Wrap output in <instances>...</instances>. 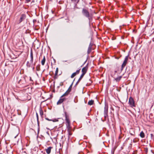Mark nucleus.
Returning a JSON list of instances; mask_svg holds the SVG:
<instances>
[{
	"instance_id": "f257e3e1",
	"label": "nucleus",
	"mask_w": 154,
	"mask_h": 154,
	"mask_svg": "<svg viewBox=\"0 0 154 154\" xmlns=\"http://www.w3.org/2000/svg\"><path fill=\"white\" fill-rule=\"evenodd\" d=\"M82 13L86 17L89 18L90 14L88 11L85 8H83L82 10Z\"/></svg>"
},
{
	"instance_id": "f03ea898",
	"label": "nucleus",
	"mask_w": 154,
	"mask_h": 154,
	"mask_svg": "<svg viewBox=\"0 0 154 154\" xmlns=\"http://www.w3.org/2000/svg\"><path fill=\"white\" fill-rule=\"evenodd\" d=\"M128 60V56H127L125 57L124 60L123 62V63H122L121 67V71H122L124 68L125 67V66H126L127 63V61Z\"/></svg>"
},
{
	"instance_id": "7ed1b4c3",
	"label": "nucleus",
	"mask_w": 154,
	"mask_h": 154,
	"mask_svg": "<svg viewBox=\"0 0 154 154\" xmlns=\"http://www.w3.org/2000/svg\"><path fill=\"white\" fill-rule=\"evenodd\" d=\"M129 103L131 107L135 106L134 105V102L133 98L130 97L129 99Z\"/></svg>"
},
{
	"instance_id": "20e7f679",
	"label": "nucleus",
	"mask_w": 154,
	"mask_h": 154,
	"mask_svg": "<svg viewBox=\"0 0 154 154\" xmlns=\"http://www.w3.org/2000/svg\"><path fill=\"white\" fill-rule=\"evenodd\" d=\"M71 88L72 87L71 86H70L66 92L61 97L67 96L71 91Z\"/></svg>"
},
{
	"instance_id": "39448f33",
	"label": "nucleus",
	"mask_w": 154,
	"mask_h": 154,
	"mask_svg": "<svg viewBox=\"0 0 154 154\" xmlns=\"http://www.w3.org/2000/svg\"><path fill=\"white\" fill-rule=\"evenodd\" d=\"M108 109V106L105 105V106L104 107V117L105 118L106 117V116L107 115Z\"/></svg>"
},
{
	"instance_id": "423d86ee",
	"label": "nucleus",
	"mask_w": 154,
	"mask_h": 154,
	"mask_svg": "<svg viewBox=\"0 0 154 154\" xmlns=\"http://www.w3.org/2000/svg\"><path fill=\"white\" fill-rule=\"evenodd\" d=\"M80 69H79L78 70H77L75 72L73 73L72 74V75H71V78H73L77 74H78L79 73V72H80Z\"/></svg>"
},
{
	"instance_id": "0eeeda50",
	"label": "nucleus",
	"mask_w": 154,
	"mask_h": 154,
	"mask_svg": "<svg viewBox=\"0 0 154 154\" xmlns=\"http://www.w3.org/2000/svg\"><path fill=\"white\" fill-rule=\"evenodd\" d=\"M33 60L31 59L29 61H28L27 62L26 65L27 66L30 67L32 64Z\"/></svg>"
},
{
	"instance_id": "6e6552de",
	"label": "nucleus",
	"mask_w": 154,
	"mask_h": 154,
	"mask_svg": "<svg viewBox=\"0 0 154 154\" xmlns=\"http://www.w3.org/2000/svg\"><path fill=\"white\" fill-rule=\"evenodd\" d=\"M87 70V68L86 67H83L82 69V74L85 75L86 72Z\"/></svg>"
},
{
	"instance_id": "1a4fd4ad",
	"label": "nucleus",
	"mask_w": 154,
	"mask_h": 154,
	"mask_svg": "<svg viewBox=\"0 0 154 154\" xmlns=\"http://www.w3.org/2000/svg\"><path fill=\"white\" fill-rule=\"evenodd\" d=\"M52 148V147H49L48 148H47V149H45L46 153L48 154H49L51 152V149Z\"/></svg>"
},
{
	"instance_id": "9d476101",
	"label": "nucleus",
	"mask_w": 154,
	"mask_h": 154,
	"mask_svg": "<svg viewBox=\"0 0 154 154\" xmlns=\"http://www.w3.org/2000/svg\"><path fill=\"white\" fill-rule=\"evenodd\" d=\"M26 18V15L25 14H22L21 15L19 20L20 23L23 20Z\"/></svg>"
},
{
	"instance_id": "9b49d317",
	"label": "nucleus",
	"mask_w": 154,
	"mask_h": 154,
	"mask_svg": "<svg viewBox=\"0 0 154 154\" xmlns=\"http://www.w3.org/2000/svg\"><path fill=\"white\" fill-rule=\"evenodd\" d=\"M64 100V98L60 99L57 103V105H59L61 104Z\"/></svg>"
},
{
	"instance_id": "f8f14e48",
	"label": "nucleus",
	"mask_w": 154,
	"mask_h": 154,
	"mask_svg": "<svg viewBox=\"0 0 154 154\" xmlns=\"http://www.w3.org/2000/svg\"><path fill=\"white\" fill-rule=\"evenodd\" d=\"M58 71V68H57L56 69L55 73V76L54 77V79H56L57 78L56 76H57V75Z\"/></svg>"
},
{
	"instance_id": "ddd939ff",
	"label": "nucleus",
	"mask_w": 154,
	"mask_h": 154,
	"mask_svg": "<svg viewBox=\"0 0 154 154\" xmlns=\"http://www.w3.org/2000/svg\"><path fill=\"white\" fill-rule=\"evenodd\" d=\"M122 76H120L119 77H118L117 78H115V80H116V82H119L121 78H122Z\"/></svg>"
},
{
	"instance_id": "4468645a",
	"label": "nucleus",
	"mask_w": 154,
	"mask_h": 154,
	"mask_svg": "<svg viewBox=\"0 0 154 154\" xmlns=\"http://www.w3.org/2000/svg\"><path fill=\"white\" fill-rule=\"evenodd\" d=\"M45 61V57L44 56L43 60L41 61V63L42 65H44Z\"/></svg>"
},
{
	"instance_id": "2eb2a0df",
	"label": "nucleus",
	"mask_w": 154,
	"mask_h": 154,
	"mask_svg": "<svg viewBox=\"0 0 154 154\" xmlns=\"http://www.w3.org/2000/svg\"><path fill=\"white\" fill-rule=\"evenodd\" d=\"M84 75L82 74V75H81V76H80L78 82H77V83H78L81 81V80L82 79V78L84 76Z\"/></svg>"
},
{
	"instance_id": "dca6fc26",
	"label": "nucleus",
	"mask_w": 154,
	"mask_h": 154,
	"mask_svg": "<svg viewBox=\"0 0 154 154\" xmlns=\"http://www.w3.org/2000/svg\"><path fill=\"white\" fill-rule=\"evenodd\" d=\"M140 136L142 138H143L144 137L145 135L143 131H142L140 134Z\"/></svg>"
},
{
	"instance_id": "f3484780",
	"label": "nucleus",
	"mask_w": 154,
	"mask_h": 154,
	"mask_svg": "<svg viewBox=\"0 0 154 154\" xmlns=\"http://www.w3.org/2000/svg\"><path fill=\"white\" fill-rule=\"evenodd\" d=\"M94 101L93 100H90L88 103V104L89 105H91L93 104Z\"/></svg>"
},
{
	"instance_id": "a211bd4d",
	"label": "nucleus",
	"mask_w": 154,
	"mask_h": 154,
	"mask_svg": "<svg viewBox=\"0 0 154 154\" xmlns=\"http://www.w3.org/2000/svg\"><path fill=\"white\" fill-rule=\"evenodd\" d=\"M30 57L31 59L33 60V53L32 50H31L30 51Z\"/></svg>"
},
{
	"instance_id": "6ab92c4d",
	"label": "nucleus",
	"mask_w": 154,
	"mask_h": 154,
	"mask_svg": "<svg viewBox=\"0 0 154 154\" xmlns=\"http://www.w3.org/2000/svg\"><path fill=\"white\" fill-rule=\"evenodd\" d=\"M66 122L68 123H69V119H68V118H67V116L66 115Z\"/></svg>"
},
{
	"instance_id": "aec40b11",
	"label": "nucleus",
	"mask_w": 154,
	"mask_h": 154,
	"mask_svg": "<svg viewBox=\"0 0 154 154\" xmlns=\"http://www.w3.org/2000/svg\"><path fill=\"white\" fill-rule=\"evenodd\" d=\"M91 51V47H89L88 48V54Z\"/></svg>"
},
{
	"instance_id": "412c9836",
	"label": "nucleus",
	"mask_w": 154,
	"mask_h": 154,
	"mask_svg": "<svg viewBox=\"0 0 154 154\" xmlns=\"http://www.w3.org/2000/svg\"><path fill=\"white\" fill-rule=\"evenodd\" d=\"M72 1L75 3H78L79 2V0H72Z\"/></svg>"
},
{
	"instance_id": "4be33fe9",
	"label": "nucleus",
	"mask_w": 154,
	"mask_h": 154,
	"mask_svg": "<svg viewBox=\"0 0 154 154\" xmlns=\"http://www.w3.org/2000/svg\"><path fill=\"white\" fill-rule=\"evenodd\" d=\"M68 134H69V136H70V135H72V133L71 132H70L69 131Z\"/></svg>"
},
{
	"instance_id": "5701e85b",
	"label": "nucleus",
	"mask_w": 154,
	"mask_h": 154,
	"mask_svg": "<svg viewBox=\"0 0 154 154\" xmlns=\"http://www.w3.org/2000/svg\"><path fill=\"white\" fill-rule=\"evenodd\" d=\"M36 68L37 70L38 71H39L40 69L39 66H38V67H37Z\"/></svg>"
},
{
	"instance_id": "b1692460",
	"label": "nucleus",
	"mask_w": 154,
	"mask_h": 154,
	"mask_svg": "<svg viewBox=\"0 0 154 154\" xmlns=\"http://www.w3.org/2000/svg\"><path fill=\"white\" fill-rule=\"evenodd\" d=\"M53 122H57L58 121V120L57 119H55L54 120H52Z\"/></svg>"
},
{
	"instance_id": "393cba45",
	"label": "nucleus",
	"mask_w": 154,
	"mask_h": 154,
	"mask_svg": "<svg viewBox=\"0 0 154 154\" xmlns=\"http://www.w3.org/2000/svg\"><path fill=\"white\" fill-rule=\"evenodd\" d=\"M26 0L27 2H29L30 1V0Z\"/></svg>"
},
{
	"instance_id": "a878e982",
	"label": "nucleus",
	"mask_w": 154,
	"mask_h": 154,
	"mask_svg": "<svg viewBox=\"0 0 154 154\" xmlns=\"http://www.w3.org/2000/svg\"><path fill=\"white\" fill-rule=\"evenodd\" d=\"M36 116H37V119L38 120V114L37 113H36Z\"/></svg>"
},
{
	"instance_id": "bb28decb",
	"label": "nucleus",
	"mask_w": 154,
	"mask_h": 154,
	"mask_svg": "<svg viewBox=\"0 0 154 154\" xmlns=\"http://www.w3.org/2000/svg\"><path fill=\"white\" fill-rule=\"evenodd\" d=\"M47 120H49L47 118H46V119Z\"/></svg>"
},
{
	"instance_id": "cd10ccee",
	"label": "nucleus",
	"mask_w": 154,
	"mask_h": 154,
	"mask_svg": "<svg viewBox=\"0 0 154 154\" xmlns=\"http://www.w3.org/2000/svg\"><path fill=\"white\" fill-rule=\"evenodd\" d=\"M116 72H117V71H115V73H116Z\"/></svg>"
},
{
	"instance_id": "c85d7f7f",
	"label": "nucleus",
	"mask_w": 154,
	"mask_h": 154,
	"mask_svg": "<svg viewBox=\"0 0 154 154\" xmlns=\"http://www.w3.org/2000/svg\"><path fill=\"white\" fill-rule=\"evenodd\" d=\"M0 154H2V153H0Z\"/></svg>"
}]
</instances>
